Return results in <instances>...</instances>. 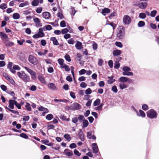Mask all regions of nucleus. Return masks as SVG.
Here are the masks:
<instances>
[{"label": "nucleus", "instance_id": "f257e3e1", "mask_svg": "<svg viewBox=\"0 0 159 159\" xmlns=\"http://www.w3.org/2000/svg\"><path fill=\"white\" fill-rule=\"evenodd\" d=\"M17 74L18 77L21 79L24 82H28L30 80V77L27 75L24 71L18 72Z\"/></svg>", "mask_w": 159, "mask_h": 159}, {"label": "nucleus", "instance_id": "f03ea898", "mask_svg": "<svg viewBox=\"0 0 159 159\" xmlns=\"http://www.w3.org/2000/svg\"><path fill=\"white\" fill-rule=\"evenodd\" d=\"M125 34V28L122 26H119L118 28L116 35L117 37L119 39H123Z\"/></svg>", "mask_w": 159, "mask_h": 159}, {"label": "nucleus", "instance_id": "7ed1b4c3", "mask_svg": "<svg viewBox=\"0 0 159 159\" xmlns=\"http://www.w3.org/2000/svg\"><path fill=\"white\" fill-rule=\"evenodd\" d=\"M147 115L150 119H154L157 118V113L154 109H151L147 112Z\"/></svg>", "mask_w": 159, "mask_h": 159}, {"label": "nucleus", "instance_id": "20e7f679", "mask_svg": "<svg viewBox=\"0 0 159 159\" xmlns=\"http://www.w3.org/2000/svg\"><path fill=\"white\" fill-rule=\"evenodd\" d=\"M28 61L30 63L34 65H37L38 63V61L37 58L32 55H29Z\"/></svg>", "mask_w": 159, "mask_h": 159}, {"label": "nucleus", "instance_id": "39448f33", "mask_svg": "<svg viewBox=\"0 0 159 159\" xmlns=\"http://www.w3.org/2000/svg\"><path fill=\"white\" fill-rule=\"evenodd\" d=\"M131 21V19L129 16L126 15L124 16L123 18V22L125 25L129 24Z\"/></svg>", "mask_w": 159, "mask_h": 159}, {"label": "nucleus", "instance_id": "423d86ee", "mask_svg": "<svg viewBox=\"0 0 159 159\" xmlns=\"http://www.w3.org/2000/svg\"><path fill=\"white\" fill-rule=\"evenodd\" d=\"M92 149L93 153L95 154L98 153L99 148L96 143H93L92 144Z\"/></svg>", "mask_w": 159, "mask_h": 159}, {"label": "nucleus", "instance_id": "0eeeda50", "mask_svg": "<svg viewBox=\"0 0 159 159\" xmlns=\"http://www.w3.org/2000/svg\"><path fill=\"white\" fill-rule=\"evenodd\" d=\"M73 111L76 110H79L80 109L81 107V105L77 102H74L72 104Z\"/></svg>", "mask_w": 159, "mask_h": 159}, {"label": "nucleus", "instance_id": "6e6552de", "mask_svg": "<svg viewBox=\"0 0 159 159\" xmlns=\"http://www.w3.org/2000/svg\"><path fill=\"white\" fill-rule=\"evenodd\" d=\"M0 37L2 41L4 40L8 41V37L7 35L3 32H0Z\"/></svg>", "mask_w": 159, "mask_h": 159}, {"label": "nucleus", "instance_id": "1a4fd4ad", "mask_svg": "<svg viewBox=\"0 0 159 159\" xmlns=\"http://www.w3.org/2000/svg\"><path fill=\"white\" fill-rule=\"evenodd\" d=\"M79 138L81 141H84L85 140V138L84 136V134L83 132L81 129L79 130V132L78 134Z\"/></svg>", "mask_w": 159, "mask_h": 159}, {"label": "nucleus", "instance_id": "9d476101", "mask_svg": "<svg viewBox=\"0 0 159 159\" xmlns=\"http://www.w3.org/2000/svg\"><path fill=\"white\" fill-rule=\"evenodd\" d=\"M42 17L45 19H48L51 16L50 13L48 11L43 12L42 14Z\"/></svg>", "mask_w": 159, "mask_h": 159}, {"label": "nucleus", "instance_id": "9b49d317", "mask_svg": "<svg viewBox=\"0 0 159 159\" xmlns=\"http://www.w3.org/2000/svg\"><path fill=\"white\" fill-rule=\"evenodd\" d=\"M64 153L68 157H71L73 155L72 151H70L68 149H65L64 150Z\"/></svg>", "mask_w": 159, "mask_h": 159}, {"label": "nucleus", "instance_id": "f8f14e48", "mask_svg": "<svg viewBox=\"0 0 159 159\" xmlns=\"http://www.w3.org/2000/svg\"><path fill=\"white\" fill-rule=\"evenodd\" d=\"M107 78L108 79L107 81V83L108 84H111L116 81V80L113 79L114 76H107Z\"/></svg>", "mask_w": 159, "mask_h": 159}, {"label": "nucleus", "instance_id": "ddd939ff", "mask_svg": "<svg viewBox=\"0 0 159 159\" xmlns=\"http://www.w3.org/2000/svg\"><path fill=\"white\" fill-rule=\"evenodd\" d=\"M48 87L51 90L53 91L57 90V89L55 84L53 83H51L48 84Z\"/></svg>", "mask_w": 159, "mask_h": 159}, {"label": "nucleus", "instance_id": "4468645a", "mask_svg": "<svg viewBox=\"0 0 159 159\" xmlns=\"http://www.w3.org/2000/svg\"><path fill=\"white\" fill-rule=\"evenodd\" d=\"M75 47L77 49L80 50L83 48L82 43L79 41H77Z\"/></svg>", "mask_w": 159, "mask_h": 159}, {"label": "nucleus", "instance_id": "2eb2a0df", "mask_svg": "<svg viewBox=\"0 0 159 159\" xmlns=\"http://www.w3.org/2000/svg\"><path fill=\"white\" fill-rule=\"evenodd\" d=\"M129 79L126 77L122 76L120 77L118 79V81L122 83H125L129 81Z\"/></svg>", "mask_w": 159, "mask_h": 159}, {"label": "nucleus", "instance_id": "dca6fc26", "mask_svg": "<svg viewBox=\"0 0 159 159\" xmlns=\"http://www.w3.org/2000/svg\"><path fill=\"white\" fill-rule=\"evenodd\" d=\"M148 5L147 2L139 3V7L141 9H145Z\"/></svg>", "mask_w": 159, "mask_h": 159}, {"label": "nucleus", "instance_id": "f3484780", "mask_svg": "<svg viewBox=\"0 0 159 159\" xmlns=\"http://www.w3.org/2000/svg\"><path fill=\"white\" fill-rule=\"evenodd\" d=\"M6 46L7 47H9L11 46H13L14 44L13 42H10L8 40V41L6 40L4 43Z\"/></svg>", "mask_w": 159, "mask_h": 159}, {"label": "nucleus", "instance_id": "a211bd4d", "mask_svg": "<svg viewBox=\"0 0 159 159\" xmlns=\"http://www.w3.org/2000/svg\"><path fill=\"white\" fill-rule=\"evenodd\" d=\"M110 10L108 8H105L102 11V13L105 16L106 14H108L110 12Z\"/></svg>", "mask_w": 159, "mask_h": 159}, {"label": "nucleus", "instance_id": "6ab92c4d", "mask_svg": "<svg viewBox=\"0 0 159 159\" xmlns=\"http://www.w3.org/2000/svg\"><path fill=\"white\" fill-rule=\"evenodd\" d=\"M50 40L52 41L54 45L57 46L59 44V43L56 37H51Z\"/></svg>", "mask_w": 159, "mask_h": 159}, {"label": "nucleus", "instance_id": "aec40b11", "mask_svg": "<svg viewBox=\"0 0 159 159\" xmlns=\"http://www.w3.org/2000/svg\"><path fill=\"white\" fill-rule=\"evenodd\" d=\"M121 53V51L119 50H116L113 51V55L114 56H118L120 55Z\"/></svg>", "mask_w": 159, "mask_h": 159}, {"label": "nucleus", "instance_id": "412c9836", "mask_svg": "<svg viewBox=\"0 0 159 159\" xmlns=\"http://www.w3.org/2000/svg\"><path fill=\"white\" fill-rule=\"evenodd\" d=\"M83 126L82 128L84 129L85 127H87L89 124V123L88 120L85 119L82 121Z\"/></svg>", "mask_w": 159, "mask_h": 159}, {"label": "nucleus", "instance_id": "4be33fe9", "mask_svg": "<svg viewBox=\"0 0 159 159\" xmlns=\"http://www.w3.org/2000/svg\"><path fill=\"white\" fill-rule=\"evenodd\" d=\"M12 17L15 20H17L20 18V16L18 13H15L13 14Z\"/></svg>", "mask_w": 159, "mask_h": 159}, {"label": "nucleus", "instance_id": "5701e85b", "mask_svg": "<svg viewBox=\"0 0 159 159\" xmlns=\"http://www.w3.org/2000/svg\"><path fill=\"white\" fill-rule=\"evenodd\" d=\"M52 26L49 25H46L45 26L43 27L44 30H51L52 29Z\"/></svg>", "mask_w": 159, "mask_h": 159}, {"label": "nucleus", "instance_id": "b1692460", "mask_svg": "<svg viewBox=\"0 0 159 159\" xmlns=\"http://www.w3.org/2000/svg\"><path fill=\"white\" fill-rule=\"evenodd\" d=\"M123 75L132 76L134 74L133 72L129 71L123 72L122 73Z\"/></svg>", "mask_w": 159, "mask_h": 159}, {"label": "nucleus", "instance_id": "393cba45", "mask_svg": "<svg viewBox=\"0 0 159 159\" xmlns=\"http://www.w3.org/2000/svg\"><path fill=\"white\" fill-rule=\"evenodd\" d=\"M101 102V100L99 98H97L93 102V105L94 106H98Z\"/></svg>", "mask_w": 159, "mask_h": 159}, {"label": "nucleus", "instance_id": "a878e982", "mask_svg": "<svg viewBox=\"0 0 159 159\" xmlns=\"http://www.w3.org/2000/svg\"><path fill=\"white\" fill-rule=\"evenodd\" d=\"M139 17L141 19H143L146 17V15L145 13L141 12L139 13Z\"/></svg>", "mask_w": 159, "mask_h": 159}, {"label": "nucleus", "instance_id": "bb28decb", "mask_svg": "<svg viewBox=\"0 0 159 159\" xmlns=\"http://www.w3.org/2000/svg\"><path fill=\"white\" fill-rule=\"evenodd\" d=\"M120 66V63L119 61H116L114 63V68L115 69H118Z\"/></svg>", "mask_w": 159, "mask_h": 159}, {"label": "nucleus", "instance_id": "cd10ccee", "mask_svg": "<svg viewBox=\"0 0 159 159\" xmlns=\"http://www.w3.org/2000/svg\"><path fill=\"white\" fill-rule=\"evenodd\" d=\"M43 28H40L39 29V32H38V33L42 37H43L45 36V34L43 32Z\"/></svg>", "mask_w": 159, "mask_h": 159}, {"label": "nucleus", "instance_id": "c85d7f7f", "mask_svg": "<svg viewBox=\"0 0 159 159\" xmlns=\"http://www.w3.org/2000/svg\"><path fill=\"white\" fill-rule=\"evenodd\" d=\"M119 86L120 89L121 90H122L125 88H126L128 87V86L127 85L124 83H119Z\"/></svg>", "mask_w": 159, "mask_h": 159}, {"label": "nucleus", "instance_id": "c756f323", "mask_svg": "<svg viewBox=\"0 0 159 159\" xmlns=\"http://www.w3.org/2000/svg\"><path fill=\"white\" fill-rule=\"evenodd\" d=\"M145 25V22L142 20L139 21L138 24V26L139 27H142Z\"/></svg>", "mask_w": 159, "mask_h": 159}, {"label": "nucleus", "instance_id": "7c9ffc66", "mask_svg": "<svg viewBox=\"0 0 159 159\" xmlns=\"http://www.w3.org/2000/svg\"><path fill=\"white\" fill-rule=\"evenodd\" d=\"M139 114L138 116H141L142 117H144L146 116V114L145 112L142 110L140 109L139 110Z\"/></svg>", "mask_w": 159, "mask_h": 159}, {"label": "nucleus", "instance_id": "2f4dec72", "mask_svg": "<svg viewBox=\"0 0 159 159\" xmlns=\"http://www.w3.org/2000/svg\"><path fill=\"white\" fill-rule=\"evenodd\" d=\"M25 107L28 111H31V108L29 103L27 102L25 106Z\"/></svg>", "mask_w": 159, "mask_h": 159}, {"label": "nucleus", "instance_id": "473e14b6", "mask_svg": "<svg viewBox=\"0 0 159 159\" xmlns=\"http://www.w3.org/2000/svg\"><path fill=\"white\" fill-rule=\"evenodd\" d=\"M53 115L52 114H49L47 115L46 118L48 120H50L53 118Z\"/></svg>", "mask_w": 159, "mask_h": 159}, {"label": "nucleus", "instance_id": "72a5a7b5", "mask_svg": "<svg viewBox=\"0 0 159 159\" xmlns=\"http://www.w3.org/2000/svg\"><path fill=\"white\" fill-rule=\"evenodd\" d=\"M38 79L42 83H44L45 82V79L42 76L39 75H38Z\"/></svg>", "mask_w": 159, "mask_h": 159}, {"label": "nucleus", "instance_id": "f704fd0d", "mask_svg": "<svg viewBox=\"0 0 159 159\" xmlns=\"http://www.w3.org/2000/svg\"><path fill=\"white\" fill-rule=\"evenodd\" d=\"M78 119V120L80 122H82L85 119L84 116L81 114L79 115Z\"/></svg>", "mask_w": 159, "mask_h": 159}, {"label": "nucleus", "instance_id": "c9c22d12", "mask_svg": "<svg viewBox=\"0 0 159 159\" xmlns=\"http://www.w3.org/2000/svg\"><path fill=\"white\" fill-rule=\"evenodd\" d=\"M19 136L25 139H27L29 138L28 135L25 133H22L20 134Z\"/></svg>", "mask_w": 159, "mask_h": 159}, {"label": "nucleus", "instance_id": "e433bc0d", "mask_svg": "<svg viewBox=\"0 0 159 159\" xmlns=\"http://www.w3.org/2000/svg\"><path fill=\"white\" fill-rule=\"evenodd\" d=\"M142 109L144 111H147L149 109L148 106L145 104H143L142 106Z\"/></svg>", "mask_w": 159, "mask_h": 159}, {"label": "nucleus", "instance_id": "4c0bfd02", "mask_svg": "<svg viewBox=\"0 0 159 159\" xmlns=\"http://www.w3.org/2000/svg\"><path fill=\"white\" fill-rule=\"evenodd\" d=\"M64 138L68 141H70L71 140V137L70 135L68 134H65L64 136Z\"/></svg>", "mask_w": 159, "mask_h": 159}, {"label": "nucleus", "instance_id": "58836bf2", "mask_svg": "<svg viewBox=\"0 0 159 159\" xmlns=\"http://www.w3.org/2000/svg\"><path fill=\"white\" fill-rule=\"evenodd\" d=\"M157 13V11L156 10H153L151 12L150 16L152 17H154L156 16Z\"/></svg>", "mask_w": 159, "mask_h": 159}, {"label": "nucleus", "instance_id": "ea45409f", "mask_svg": "<svg viewBox=\"0 0 159 159\" xmlns=\"http://www.w3.org/2000/svg\"><path fill=\"white\" fill-rule=\"evenodd\" d=\"M31 5L34 7L37 6L39 5V2L37 0H33L31 2Z\"/></svg>", "mask_w": 159, "mask_h": 159}, {"label": "nucleus", "instance_id": "a19ab883", "mask_svg": "<svg viewBox=\"0 0 159 159\" xmlns=\"http://www.w3.org/2000/svg\"><path fill=\"white\" fill-rule=\"evenodd\" d=\"M7 8V6L6 4L2 3L0 5V8L2 10H4Z\"/></svg>", "mask_w": 159, "mask_h": 159}, {"label": "nucleus", "instance_id": "79ce46f5", "mask_svg": "<svg viewBox=\"0 0 159 159\" xmlns=\"http://www.w3.org/2000/svg\"><path fill=\"white\" fill-rule=\"evenodd\" d=\"M122 70L124 72L129 71L131 70V68L128 66H124L123 67Z\"/></svg>", "mask_w": 159, "mask_h": 159}, {"label": "nucleus", "instance_id": "37998d69", "mask_svg": "<svg viewBox=\"0 0 159 159\" xmlns=\"http://www.w3.org/2000/svg\"><path fill=\"white\" fill-rule=\"evenodd\" d=\"M69 31V30L67 28H65L62 29L61 30V33L64 34H67Z\"/></svg>", "mask_w": 159, "mask_h": 159}, {"label": "nucleus", "instance_id": "c03bdc74", "mask_svg": "<svg viewBox=\"0 0 159 159\" xmlns=\"http://www.w3.org/2000/svg\"><path fill=\"white\" fill-rule=\"evenodd\" d=\"M66 60L69 62L71 61V59L69 55L66 54L64 56Z\"/></svg>", "mask_w": 159, "mask_h": 159}, {"label": "nucleus", "instance_id": "a18cd8bd", "mask_svg": "<svg viewBox=\"0 0 159 159\" xmlns=\"http://www.w3.org/2000/svg\"><path fill=\"white\" fill-rule=\"evenodd\" d=\"M33 37L34 39H37L43 37L40 35L38 33L37 34H35L33 36Z\"/></svg>", "mask_w": 159, "mask_h": 159}, {"label": "nucleus", "instance_id": "49530a36", "mask_svg": "<svg viewBox=\"0 0 159 159\" xmlns=\"http://www.w3.org/2000/svg\"><path fill=\"white\" fill-rule=\"evenodd\" d=\"M115 45H116L118 47L121 48L123 47V44L122 43L120 42H115Z\"/></svg>", "mask_w": 159, "mask_h": 159}, {"label": "nucleus", "instance_id": "de8ad7c7", "mask_svg": "<svg viewBox=\"0 0 159 159\" xmlns=\"http://www.w3.org/2000/svg\"><path fill=\"white\" fill-rule=\"evenodd\" d=\"M92 92V90L90 88L87 89L85 91V93L86 95H89Z\"/></svg>", "mask_w": 159, "mask_h": 159}, {"label": "nucleus", "instance_id": "09e8293b", "mask_svg": "<svg viewBox=\"0 0 159 159\" xmlns=\"http://www.w3.org/2000/svg\"><path fill=\"white\" fill-rule=\"evenodd\" d=\"M24 68L30 75H31L34 72V71L32 70L27 67L25 66Z\"/></svg>", "mask_w": 159, "mask_h": 159}, {"label": "nucleus", "instance_id": "8fccbe9b", "mask_svg": "<svg viewBox=\"0 0 159 159\" xmlns=\"http://www.w3.org/2000/svg\"><path fill=\"white\" fill-rule=\"evenodd\" d=\"M24 68L30 75H31L34 72V71L32 70L27 67L25 66Z\"/></svg>", "mask_w": 159, "mask_h": 159}, {"label": "nucleus", "instance_id": "3c124183", "mask_svg": "<svg viewBox=\"0 0 159 159\" xmlns=\"http://www.w3.org/2000/svg\"><path fill=\"white\" fill-rule=\"evenodd\" d=\"M61 27L62 28L65 27L66 26V21L65 20H62L60 24Z\"/></svg>", "mask_w": 159, "mask_h": 159}, {"label": "nucleus", "instance_id": "603ef678", "mask_svg": "<svg viewBox=\"0 0 159 159\" xmlns=\"http://www.w3.org/2000/svg\"><path fill=\"white\" fill-rule=\"evenodd\" d=\"M6 93L9 94L10 95L14 97L15 96V94L13 91H10V90H7L6 91Z\"/></svg>", "mask_w": 159, "mask_h": 159}, {"label": "nucleus", "instance_id": "864d4df0", "mask_svg": "<svg viewBox=\"0 0 159 159\" xmlns=\"http://www.w3.org/2000/svg\"><path fill=\"white\" fill-rule=\"evenodd\" d=\"M86 72V70L84 69H81L79 71L80 75H83L85 74Z\"/></svg>", "mask_w": 159, "mask_h": 159}, {"label": "nucleus", "instance_id": "5fc2aeb1", "mask_svg": "<svg viewBox=\"0 0 159 159\" xmlns=\"http://www.w3.org/2000/svg\"><path fill=\"white\" fill-rule=\"evenodd\" d=\"M92 135V131L88 132L87 133V137L88 139H91Z\"/></svg>", "mask_w": 159, "mask_h": 159}, {"label": "nucleus", "instance_id": "6e6d98bb", "mask_svg": "<svg viewBox=\"0 0 159 159\" xmlns=\"http://www.w3.org/2000/svg\"><path fill=\"white\" fill-rule=\"evenodd\" d=\"M42 7H37L36 10V12L38 14L40 13L42 11Z\"/></svg>", "mask_w": 159, "mask_h": 159}, {"label": "nucleus", "instance_id": "4d7b16f0", "mask_svg": "<svg viewBox=\"0 0 159 159\" xmlns=\"http://www.w3.org/2000/svg\"><path fill=\"white\" fill-rule=\"evenodd\" d=\"M0 87L1 88V89L3 91H7V87L6 85H4V84H1L0 85Z\"/></svg>", "mask_w": 159, "mask_h": 159}, {"label": "nucleus", "instance_id": "13d9d810", "mask_svg": "<svg viewBox=\"0 0 159 159\" xmlns=\"http://www.w3.org/2000/svg\"><path fill=\"white\" fill-rule=\"evenodd\" d=\"M111 90L114 93H116L118 91V89L116 86H113L111 88Z\"/></svg>", "mask_w": 159, "mask_h": 159}, {"label": "nucleus", "instance_id": "bf43d9fd", "mask_svg": "<svg viewBox=\"0 0 159 159\" xmlns=\"http://www.w3.org/2000/svg\"><path fill=\"white\" fill-rule=\"evenodd\" d=\"M71 11L70 14L74 16L75 15V13L76 12V11L75 10V8L74 7H71Z\"/></svg>", "mask_w": 159, "mask_h": 159}, {"label": "nucleus", "instance_id": "052dcab7", "mask_svg": "<svg viewBox=\"0 0 159 159\" xmlns=\"http://www.w3.org/2000/svg\"><path fill=\"white\" fill-rule=\"evenodd\" d=\"M74 153L75 155L78 156H80L81 155V153L76 149L74 150Z\"/></svg>", "mask_w": 159, "mask_h": 159}, {"label": "nucleus", "instance_id": "680f3d73", "mask_svg": "<svg viewBox=\"0 0 159 159\" xmlns=\"http://www.w3.org/2000/svg\"><path fill=\"white\" fill-rule=\"evenodd\" d=\"M108 65L110 68H112L113 67V63L112 60H110L108 61Z\"/></svg>", "mask_w": 159, "mask_h": 159}, {"label": "nucleus", "instance_id": "e2e57ef3", "mask_svg": "<svg viewBox=\"0 0 159 159\" xmlns=\"http://www.w3.org/2000/svg\"><path fill=\"white\" fill-rule=\"evenodd\" d=\"M68 43L70 44L73 45L74 43V40L72 38L70 39L67 41Z\"/></svg>", "mask_w": 159, "mask_h": 159}, {"label": "nucleus", "instance_id": "0e129e2a", "mask_svg": "<svg viewBox=\"0 0 159 159\" xmlns=\"http://www.w3.org/2000/svg\"><path fill=\"white\" fill-rule=\"evenodd\" d=\"M7 80L12 84L14 85L15 84V82L12 77H10Z\"/></svg>", "mask_w": 159, "mask_h": 159}, {"label": "nucleus", "instance_id": "69168bd1", "mask_svg": "<svg viewBox=\"0 0 159 159\" xmlns=\"http://www.w3.org/2000/svg\"><path fill=\"white\" fill-rule=\"evenodd\" d=\"M78 121V119L77 117H73L72 119V122L74 124H76Z\"/></svg>", "mask_w": 159, "mask_h": 159}, {"label": "nucleus", "instance_id": "338daca9", "mask_svg": "<svg viewBox=\"0 0 159 159\" xmlns=\"http://www.w3.org/2000/svg\"><path fill=\"white\" fill-rule=\"evenodd\" d=\"M33 21L36 24H38L39 22V21H40V19L37 17H34L33 18Z\"/></svg>", "mask_w": 159, "mask_h": 159}, {"label": "nucleus", "instance_id": "774afa93", "mask_svg": "<svg viewBox=\"0 0 159 159\" xmlns=\"http://www.w3.org/2000/svg\"><path fill=\"white\" fill-rule=\"evenodd\" d=\"M13 70H19L20 69V67L19 66L17 65H14L12 67Z\"/></svg>", "mask_w": 159, "mask_h": 159}]
</instances>
